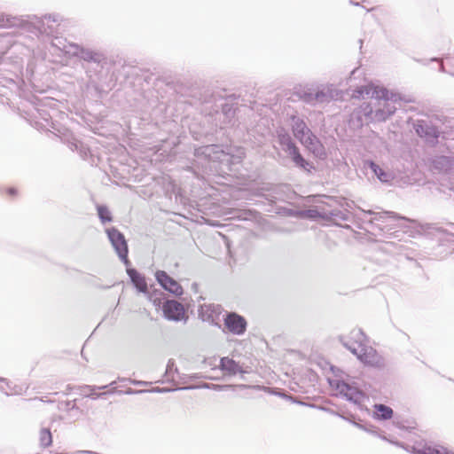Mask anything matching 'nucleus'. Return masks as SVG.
I'll return each mask as SVG.
<instances>
[{
  "instance_id": "obj_1",
  "label": "nucleus",
  "mask_w": 454,
  "mask_h": 454,
  "mask_svg": "<svg viewBox=\"0 0 454 454\" xmlns=\"http://www.w3.org/2000/svg\"><path fill=\"white\" fill-rule=\"evenodd\" d=\"M345 346L364 364L375 367L383 365V358L375 348L367 345L366 337L361 331L350 332L345 337Z\"/></svg>"
},
{
  "instance_id": "obj_2",
  "label": "nucleus",
  "mask_w": 454,
  "mask_h": 454,
  "mask_svg": "<svg viewBox=\"0 0 454 454\" xmlns=\"http://www.w3.org/2000/svg\"><path fill=\"white\" fill-rule=\"evenodd\" d=\"M293 121V132L294 137L313 154L322 155L324 153L323 145L317 137L313 135L306 123L300 119L294 118Z\"/></svg>"
},
{
  "instance_id": "obj_3",
  "label": "nucleus",
  "mask_w": 454,
  "mask_h": 454,
  "mask_svg": "<svg viewBox=\"0 0 454 454\" xmlns=\"http://www.w3.org/2000/svg\"><path fill=\"white\" fill-rule=\"evenodd\" d=\"M157 281L160 285L169 293L176 296H181L184 294L182 286L173 278L168 275L164 270H158L155 274Z\"/></svg>"
},
{
  "instance_id": "obj_4",
  "label": "nucleus",
  "mask_w": 454,
  "mask_h": 454,
  "mask_svg": "<svg viewBox=\"0 0 454 454\" xmlns=\"http://www.w3.org/2000/svg\"><path fill=\"white\" fill-rule=\"evenodd\" d=\"M162 310L165 317L169 320L181 321L186 317L184 305L174 300L167 301Z\"/></svg>"
},
{
  "instance_id": "obj_5",
  "label": "nucleus",
  "mask_w": 454,
  "mask_h": 454,
  "mask_svg": "<svg viewBox=\"0 0 454 454\" xmlns=\"http://www.w3.org/2000/svg\"><path fill=\"white\" fill-rule=\"evenodd\" d=\"M224 325L234 334H242L246 331L247 322L245 318L236 313L227 315Z\"/></svg>"
},
{
  "instance_id": "obj_6",
  "label": "nucleus",
  "mask_w": 454,
  "mask_h": 454,
  "mask_svg": "<svg viewBox=\"0 0 454 454\" xmlns=\"http://www.w3.org/2000/svg\"><path fill=\"white\" fill-rule=\"evenodd\" d=\"M107 233L113 246L114 247L120 257L126 258L128 254V246L124 239V236L114 228L108 230Z\"/></svg>"
},
{
  "instance_id": "obj_7",
  "label": "nucleus",
  "mask_w": 454,
  "mask_h": 454,
  "mask_svg": "<svg viewBox=\"0 0 454 454\" xmlns=\"http://www.w3.org/2000/svg\"><path fill=\"white\" fill-rule=\"evenodd\" d=\"M287 151L292 157L294 162L300 168L310 172V168L312 166L301 155L298 148L294 145V143L290 141L288 138Z\"/></svg>"
},
{
  "instance_id": "obj_8",
  "label": "nucleus",
  "mask_w": 454,
  "mask_h": 454,
  "mask_svg": "<svg viewBox=\"0 0 454 454\" xmlns=\"http://www.w3.org/2000/svg\"><path fill=\"white\" fill-rule=\"evenodd\" d=\"M220 367L221 370L228 375H236L238 373L246 372L237 362L229 357H223L221 359Z\"/></svg>"
},
{
  "instance_id": "obj_9",
  "label": "nucleus",
  "mask_w": 454,
  "mask_h": 454,
  "mask_svg": "<svg viewBox=\"0 0 454 454\" xmlns=\"http://www.w3.org/2000/svg\"><path fill=\"white\" fill-rule=\"evenodd\" d=\"M127 272H128L129 276L130 277L132 283L137 287V289L139 292L147 293L148 286H147L145 278L134 269H129L127 270Z\"/></svg>"
},
{
  "instance_id": "obj_10",
  "label": "nucleus",
  "mask_w": 454,
  "mask_h": 454,
  "mask_svg": "<svg viewBox=\"0 0 454 454\" xmlns=\"http://www.w3.org/2000/svg\"><path fill=\"white\" fill-rule=\"evenodd\" d=\"M374 412L377 418L381 419H389L393 416V410L384 404L374 405Z\"/></svg>"
},
{
  "instance_id": "obj_11",
  "label": "nucleus",
  "mask_w": 454,
  "mask_h": 454,
  "mask_svg": "<svg viewBox=\"0 0 454 454\" xmlns=\"http://www.w3.org/2000/svg\"><path fill=\"white\" fill-rule=\"evenodd\" d=\"M39 442L43 448L50 447L52 444V434L49 428L40 429Z\"/></svg>"
},
{
  "instance_id": "obj_12",
  "label": "nucleus",
  "mask_w": 454,
  "mask_h": 454,
  "mask_svg": "<svg viewBox=\"0 0 454 454\" xmlns=\"http://www.w3.org/2000/svg\"><path fill=\"white\" fill-rule=\"evenodd\" d=\"M442 449V446L425 445L422 449L418 450V454H441Z\"/></svg>"
},
{
  "instance_id": "obj_13",
  "label": "nucleus",
  "mask_w": 454,
  "mask_h": 454,
  "mask_svg": "<svg viewBox=\"0 0 454 454\" xmlns=\"http://www.w3.org/2000/svg\"><path fill=\"white\" fill-rule=\"evenodd\" d=\"M240 387L247 389V392L245 394V396L247 398H253V397H254V393L257 392V391H260V390H264V391H269L270 392V389L268 387H260V386L247 387V386H245V385H241Z\"/></svg>"
},
{
  "instance_id": "obj_14",
  "label": "nucleus",
  "mask_w": 454,
  "mask_h": 454,
  "mask_svg": "<svg viewBox=\"0 0 454 454\" xmlns=\"http://www.w3.org/2000/svg\"><path fill=\"white\" fill-rule=\"evenodd\" d=\"M98 215L101 221L104 223L112 221L111 213L108 210V208L105 206L98 207Z\"/></svg>"
},
{
  "instance_id": "obj_15",
  "label": "nucleus",
  "mask_w": 454,
  "mask_h": 454,
  "mask_svg": "<svg viewBox=\"0 0 454 454\" xmlns=\"http://www.w3.org/2000/svg\"><path fill=\"white\" fill-rule=\"evenodd\" d=\"M372 168L381 181H387V175L382 171V169L380 167L372 163Z\"/></svg>"
},
{
  "instance_id": "obj_16",
  "label": "nucleus",
  "mask_w": 454,
  "mask_h": 454,
  "mask_svg": "<svg viewBox=\"0 0 454 454\" xmlns=\"http://www.w3.org/2000/svg\"><path fill=\"white\" fill-rule=\"evenodd\" d=\"M337 387L340 389V394H343L346 396L348 395V392L351 390L346 383L338 384Z\"/></svg>"
},
{
  "instance_id": "obj_17",
  "label": "nucleus",
  "mask_w": 454,
  "mask_h": 454,
  "mask_svg": "<svg viewBox=\"0 0 454 454\" xmlns=\"http://www.w3.org/2000/svg\"><path fill=\"white\" fill-rule=\"evenodd\" d=\"M6 193L10 196H15L17 194V190L15 188H9L6 190Z\"/></svg>"
},
{
  "instance_id": "obj_18",
  "label": "nucleus",
  "mask_w": 454,
  "mask_h": 454,
  "mask_svg": "<svg viewBox=\"0 0 454 454\" xmlns=\"http://www.w3.org/2000/svg\"><path fill=\"white\" fill-rule=\"evenodd\" d=\"M441 454H454V452L449 451L446 448L443 447L442 450H441Z\"/></svg>"
},
{
  "instance_id": "obj_19",
  "label": "nucleus",
  "mask_w": 454,
  "mask_h": 454,
  "mask_svg": "<svg viewBox=\"0 0 454 454\" xmlns=\"http://www.w3.org/2000/svg\"><path fill=\"white\" fill-rule=\"evenodd\" d=\"M364 90H365L367 94L369 93V90L367 88H361L359 90H357V92L362 94L364 92Z\"/></svg>"
}]
</instances>
